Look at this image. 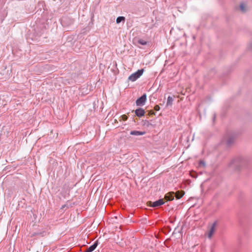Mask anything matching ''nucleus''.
I'll return each instance as SVG.
<instances>
[{
	"instance_id": "2",
	"label": "nucleus",
	"mask_w": 252,
	"mask_h": 252,
	"mask_svg": "<svg viewBox=\"0 0 252 252\" xmlns=\"http://www.w3.org/2000/svg\"><path fill=\"white\" fill-rule=\"evenodd\" d=\"M245 162V159L242 157H237L234 158L230 162L229 166L234 168H238L240 166L243 165Z\"/></svg>"
},
{
	"instance_id": "14",
	"label": "nucleus",
	"mask_w": 252,
	"mask_h": 252,
	"mask_svg": "<svg viewBox=\"0 0 252 252\" xmlns=\"http://www.w3.org/2000/svg\"><path fill=\"white\" fill-rule=\"evenodd\" d=\"M240 8L242 12H246V5L244 3H241L240 5Z\"/></svg>"
},
{
	"instance_id": "16",
	"label": "nucleus",
	"mask_w": 252,
	"mask_h": 252,
	"mask_svg": "<svg viewBox=\"0 0 252 252\" xmlns=\"http://www.w3.org/2000/svg\"><path fill=\"white\" fill-rule=\"evenodd\" d=\"M199 165L204 167L205 166V162L203 160H201L199 161Z\"/></svg>"
},
{
	"instance_id": "20",
	"label": "nucleus",
	"mask_w": 252,
	"mask_h": 252,
	"mask_svg": "<svg viewBox=\"0 0 252 252\" xmlns=\"http://www.w3.org/2000/svg\"><path fill=\"white\" fill-rule=\"evenodd\" d=\"M64 208V206H63L62 208Z\"/></svg>"
},
{
	"instance_id": "18",
	"label": "nucleus",
	"mask_w": 252,
	"mask_h": 252,
	"mask_svg": "<svg viewBox=\"0 0 252 252\" xmlns=\"http://www.w3.org/2000/svg\"><path fill=\"white\" fill-rule=\"evenodd\" d=\"M248 48L250 50L252 51V42L249 44L248 46Z\"/></svg>"
},
{
	"instance_id": "6",
	"label": "nucleus",
	"mask_w": 252,
	"mask_h": 252,
	"mask_svg": "<svg viewBox=\"0 0 252 252\" xmlns=\"http://www.w3.org/2000/svg\"><path fill=\"white\" fill-rule=\"evenodd\" d=\"M98 245V241H96L92 245L87 248L84 252H92L96 248Z\"/></svg>"
},
{
	"instance_id": "12",
	"label": "nucleus",
	"mask_w": 252,
	"mask_h": 252,
	"mask_svg": "<svg viewBox=\"0 0 252 252\" xmlns=\"http://www.w3.org/2000/svg\"><path fill=\"white\" fill-rule=\"evenodd\" d=\"M173 101V98L172 96H169L167 98V101L166 103V106L172 105Z\"/></svg>"
},
{
	"instance_id": "1",
	"label": "nucleus",
	"mask_w": 252,
	"mask_h": 252,
	"mask_svg": "<svg viewBox=\"0 0 252 252\" xmlns=\"http://www.w3.org/2000/svg\"><path fill=\"white\" fill-rule=\"evenodd\" d=\"M236 136L237 134L234 132H228L223 137L221 142L226 146H230L234 142Z\"/></svg>"
},
{
	"instance_id": "3",
	"label": "nucleus",
	"mask_w": 252,
	"mask_h": 252,
	"mask_svg": "<svg viewBox=\"0 0 252 252\" xmlns=\"http://www.w3.org/2000/svg\"><path fill=\"white\" fill-rule=\"evenodd\" d=\"M144 69H139L136 72L132 73L128 77V80L134 82L136 81L138 78H139L143 73Z\"/></svg>"
},
{
	"instance_id": "19",
	"label": "nucleus",
	"mask_w": 252,
	"mask_h": 252,
	"mask_svg": "<svg viewBox=\"0 0 252 252\" xmlns=\"http://www.w3.org/2000/svg\"><path fill=\"white\" fill-rule=\"evenodd\" d=\"M159 109H160V107H159V106L158 105H156L155 106V110L156 111H159Z\"/></svg>"
},
{
	"instance_id": "17",
	"label": "nucleus",
	"mask_w": 252,
	"mask_h": 252,
	"mask_svg": "<svg viewBox=\"0 0 252 252\" xmlns=\"http://www.w3.org/2000/svg\"><path fill=\"white\" fill-rule=\"evenodd\" d=\"M122 118L124 121H126L127 119V117L125 115H123L122 116Z\"/></svg>"
},
{
	"instance_id": "13",
	"label": "nucleus",
	"mask_w": 252,
	"mask_h": 252,
	"mask_svg": "<svg viewBox=\"0 0 252 252\" xmlns=\"http://www.w3.org/2000/svg\"><path fill=\"white\" fill-rule=\"evenodd\" d=\"M125 20V17L124 16H119L116 19V23L117 24L120 23L121 22H124Z\"/></svg>"
},
{
	"instance_id": "7",
	"label": "nucleus",
	"mask_w": 252,
	"mask_h": 252,
	"mask_svg": "<svg viewBox=\"0 0 252 252\" xmlns=\"http://www.w3.org/2000/svg\"><path fill=\"white\" fill-rule=\"evenodd\" d=\"M165 199L167 201H172L174 198V192H170L166 193L164 196Z\"/></svg>"
},
{
	"instance_id": "9",
	"label": "nucleus",
	"mask_w": 252,
	"mask_h": 252,
	"mask_svg": "<svg viewBox=\"0 0 252 252\" xmlns=\"http://www.w3.org/2000/svg\"><path fill=\"white\" fill-rule=\"evenodd\" d=\"M164 203L163 199H158L152 203V207H157L161 205H163Z\"/></svg>"
},
{
	"instance_id": "8",
	"label": "nucleus",
	"mask_w": 252,
	"mask_h": 252,
	"mask_svg": "<svg viewBox=\"0 0 252 252\" xmlns=\"http://www.w3.org/2000/svg\"><path fill=\"white\" fill-rule=\"evenodd\" d=\"M135 113L137 117H141L144 115L145 111L143 109L139 108L135 110Z\"/></svg>"
},
{
	"instance_id": "5",
	"label": "nucleus",
	"mask_w": 252,
	"mask_h": 252,
	"mask_svg": "<svg viewBox=\"0 0 252 252\" xmlns=\"http://www.w3.org/2000/svg\"><path fill=\"white\" fill-rule=\"evenodd\" d=\"M217 224V221H215L212 225L209 232L208 234V237L209 239H211L215 231V227Z\"/></svg>"
},
{
	"instance_id": "10",
	"label": "nucleus",
	"mask_w": 252,
	"mask_h": 252,
	"mask_svg": "<svg viewBox=\"0 0 252 252\" xmlns=\"http://www.w3.org/2000/svg\"><path fill=\"white\" fill-rule=\"evenodd\" d=\"M144 134H145V131H137V130L131 131L130 132V135H135V136L143 135Z\"/></svg>"
},
{
	"instance_id": "4",
	"label": "nucleus",
	"mask_w": 252,
	"mask_h": 252,
	"mask_svg": "<svg viewBox=\"0 0 252 252\" xmlns=\"http://www.w3.org/2000/svg\"><path fill=\"white\" fill-rule=\"evenodd\" d=\"M147 99L146 94H143L140 97L138 98L136 101V104L137 106H143L145 104Z\"/></svg>"
},
{
	"instance_id": "11",
	"label": "nucleus",
	"mask_w": 252,
	"mask_h": 252,
	"mask_svg": "<svg viewBox=\"0 0 252 252\" xmlns=\"http://www.w3.org/2000/svg\"><path fill=\"white\" fill-rule=\"evenodd\" d=\"M185 194V192L183 190H179L177 191L176 193H174V196L176 197L177 199H180Z\"/></svg>"
},
{
	"instance_id": "15",
	"label": "nucleus",
	"mask_w": 252,
	"mask_h": 252,
	"mask_svg": "<svg viewBox=\"0 0 252 252\" xmlns=\"http://www.w3.org/2000/svg\"><path fill=\"white\" fill-rule=\"evenodd\" d=\"M138 43L143 45H145L147 44V42L143 39H139L138 40Z\"/></svg>"
}]
</instances>
